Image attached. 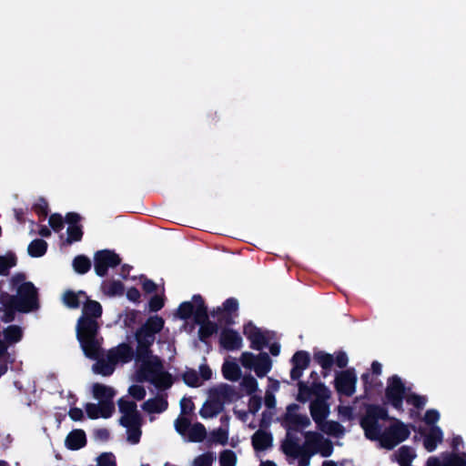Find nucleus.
I'll return each mask as SVG.
<instances>
[{
	"mask_svg": "<svg viewBox=\"0 0 466 466\" xmlns=\"http://www.w3.org/2000/svg\"><path fill=\"white\" fill-rule=\"evenodd\" d=\"M40 309L38 289L31 281L17 287L15 294L0 290L1 320L5 323L13 322L16 312L27 314Z\"/></svg>",
	"mask_w": 466,
	"mask_h": 466,
	"instance_id": "1",
	"label": "nucleus"
},
{
	"mask_svg": "<svg viewBox=\"0 0 466 466\" xmlns=\"http://www.w3.org/2000/svg\"><path fill=\"white\" fill-rule=\"evenodd\" d=\"M137 380L149 381L160 390H168L174 383L172 375L163 370V364L157 357L143 362V366L137 373Z\"/></svg>",
	"mask_w": 466,
	"mask_h": 466,
	"instance_id": "2",
	"label": "nucleus"
},
{
	"mask_svg": "<svg viewBox=\"0 0 466 466\" xmlns=\"http://www.w3.org/2000/svg\"><path fill=\"white\" fill-rule=\"evenodd\" d=\"M390 420L388 410L379 404H368L366 412L360 420V425L364 431L365 437L370 441H380L381 444V426L379 420Z\"/></svg>",
	"mask_w": 466,
	"mask_h": 466,
	"instance_id": "3",
	"label": "nucleus"
},
{
	"mask_svg": "<svg viewBox=\"0 0 466 466\" xmlns=\"http://www.w3.org/2000/svg\"><path fill=\"white\" fill-rule=\"evenodd\" d=\"M193 301L196 303V323L200 325L198 329V339L205 342L213 334L218 332V326L217 323L208 319V307L204 299L199 294L193 295Z\"/></svg>",
	"mask_w": 466,
	"mask_h": 466,
	"instance_id": "4",
	"label": "nucleus"
},
{
	"mask_svg": "<svg viewBox=\"0 0 466 466\" xmlns=\"http://www.w3.org/2000/svg\"><path fill=\"white\" fill-rule=\"evenodd\" d=\"M393 423L390 425L381 436V447L392 450L399 443L406 441L410 434L409 427L398 419L392 418Z\"/></svg>",
	"mask_w": 466,
	"mask_h": 466,
	"instance_id": "5",
	"label": "nucleus"
},
{
	"mask_svg": "<svg viewBox=\"0 0 466 466\" xmlns=\"http://www.w3.org/2000/svg\"><path fill=\"white\" fill-rule=\"evenodd\" d=\"M406 386L398 375H392L388 379L385 389L386 403L390 404L399 412H403V400L407 395Z\"/></svg>",
	"mask_w": 466,
	"mask_h": 466,
	"instance_id": "6",
	"label": "nucleus"
},
{
	"mask_svg": "<svg viewBox=\"0 0 466 466\" xmlns=\"http://www.w3.org/2000/svg\"><path fill=\"white\" fill-rule=\"evenodd\" d=\"M121 264V258L114 250L102 249L94 255L95 272L99 277H105L109 268H116Z\"/></svg>",
	"mask_w": 466,
	"mask_h": 466,
	"instance_id": "7",
	"label": "nucleus"
},
{
	"mask_svg": "<svg viewBox=\"0 0 466 466\" xmlns=\"http://www.w3.org/2000/svg\"><path fill=\"white\" fill-rule=\"evenodd\" d=\"M134 337L137 341L136 360L142 362L150 360L152 358L151 347L154 345L156 338L141 327L136 330Z\"/></svg>",
	"mask_w": 466,
	"mask_h": 466,
	"instance_id": "8",
	"label": "nucleus"
},
{
	"mask_svg": "<svg viewBox=\"0 0 466 466\" xmlns=\"http://www.w3.org/2000/svg\"><path fill=\"white\" fill-rule=\"evenodd\" d=\"M357 375L354 368L337 372L334 387L339 395L351 397L356 391Z\"/></svg>",
	"mask_w": 466,
	"mask_h": 466,
	"instance_id": "9",
	"label": "nucleus"
},
{
	"mask_svg": "<svg viewBox=\"0 0 466 466\" xmlns=\"http://www.w3.org/2000/svg\"><path fill=\"white\" fill-rule=\"evenodd\" d=\"M241 396L231 385L223 383L208 390V399L224 409L226 403L236 401Z\"/></svg>",
	"mask_w": 466,
	"mask_h": 466,
	"instance_id": "10",
	"label": "nucleus"
},
{
	"mask_svg": "<svg viewBox=\"0 0 466 466\" xmlns=\"http://www.w3.org/2000/svg\"><path fill=\"white\" fill-rule=\"evenodd\" d=\"M299 408V405L296 403H291L287 407L283 420L288 430L299 431L310 425V420L307 415L297 413Z\"/></svg>",
	"mask_w": 466,
	"mask_h": 466,
	"instance_id": "11",
	"label": "nucleus"
},
{
	"mask_svg": "<svg viewBox=\"0 0 466 466\" xmlns=\"http://www.w3.org/2000/svg\"><path fill=\"white\" fill-rule=\"evenodd\" d=\"M243 334L250 341V348L255 350H261L268 344V338L252 321L244 324Z\"/></svg>",
	"mask_w": 466,
	"mask_h": 466,
	"instance_id": "12",
	"label": "nucleus"
},
{
	"mask_svg": "<svg viewBox=\"0 0 466 466\" xmlns=\"http://www.w3.org/2000/svg\"><path fill=\"white\" fill-rule=\"evenodd\" d=\"M306 445L318 448L322 457H329L333 452V444L330 440L324 439L323 436L316 431H307L304 434Z\"/></svg>",
	"mask_w": 466,
	"mask_h": 466,
	"instance_id": "13",
	"label": "nucleus"
},
{
	"mask_svg": "<svg viewBox=\"0 0 466 466\" xmlns=\"http://www.w3.org/2000/svg\"><path fill=\"white\" fill-rule=\"evenodd\" d=\"M136 358V350L128 343L122 342L107 352V359L113 363L126 364Z\"/></svg>",
	"mask_w": 466,
	"mask_h": 466,
	"instance_id": "14",
	"label": "nucleus"
},
{
	"mask_svg": "<svg viewBox=\"0 0 466 466\" xmlns=\"http://www.w3.org/2000/svg\"><path fill=\"white\" fill-rule=\"evenodd\" d=\"M219 345L228 351H234L241 349L243 339L237 330L224 328L219 335Z\"/></svg>",
	"mask_w": 466,
	"mask_h": 466,
	"instance_id": "15",
	"label": "nucleus"
},
{
	"mask_svg": "<svg viewBox=\"0 0 466 466\" xmlns=\"http://www.w3.org/2000/svg\"><path fill=\"white\" fill-rule=\"evenodd\" d=\"M99 325L96 319L79 318L76 324L77 340L97 337Z\"/></svg>",
	"mask_w": 466,
	"mask_h": 466,
	"instance_id": "16",
	"label": "nucleus"
},
{
	"mask_svg": "<svg viewBox=\"0 0 466 466\" xmlns=\"http://www.w3.org/2000/svg\"><path fill=\"white\" fill-rule=\"evenodd\" d=\"M464 457H466V453L454 452L445 454L442 460L432 456L427 460L426 466H466Z\"/></svg>",
	"mask_w": 466,
	"mask_h": 466,
	"instance_id": "17",
	"label": "nucleus"
},
{
	"mask_svg": "<svg viewBox=\"0 0 466 466\" xmlns=\"http://www.w3.org/2000/svg\"><path fill=\"white\" fill-rule=\"evenodd\" d=\"M312 420L317 426L320 425L329 414V406L324 400H314L309 404Z\"/></svg>",
	"mask_w": 466,
	"mask_h": 466,
	"instance_id": "18",
	"label": "nucleus"
},
{
	"mask_svg": "<svg viewBox=\"0 0 466 466\" xmlns=\"http://www.w3.org/2000/svg\"><path fill=\"white\" fill-rule=\"evenodd\" d=\"M251 444L256 451H264L273 445V435L269 431L258 430L251 437Z\"/></svg>",
	"mask_w": 466,
	"mask_h": 466,
	"instance_id": "19",
	"label": "nucleus"
},
{
	"mask_svg": "<svg viewBox=\"0 0 466 466\" xmlns=\"http://www.w3.org/2000/svg\"><path fill=\"white\" fill-rule=\"evenodd\" d=\"M223 318L219 321L225 323L227 326H231L235 323V318L238 317V301L235 298L227 299L223 304Z\"/></svg>",
	"mask_w": 466,
	"mask_h": 466,
	"instance_id": "20",
	"label": "nucleus"
},
{
	"mask_svg": "<svg viewBox=\"0 0 466 466\" xmlns=\"http://www.w3.org/2000/svg\"><path fill=\"white\" fill-rule=\"evenodd\" d=\"M86 432L81 429L71 431L65 440V445L68 450L77 451L86 445Z\"/></svg>",
	"mask_w": 466,
	"mask_h": 466,
	"instance_id": "21",
	"label": "nucleus"
},
{
	"mask_svg": "<svg viewBox=\"0 0 466 466\" xmlns=\"http://www.w3.org/2000/svg\"><path fill=\"white\" fill-rule=\"evenodd\" d=\"M81 346V349L86 355L90 360H96L103 355V351L101 349L100 342L97 339V337L80 339L78 340Z\"/></svg>",
	"mask_w": 466,
	"mask_h": 466,
	"instance_id": "22",
	"label": "nucleus"
},
{
	"mask_svg": "<svg viewBox=\"0 0 466 466\" xmlns=\"http://www.w3.org/2000/svg\"><path fill=\"white\" fill-rule=\"evenodd\" d=\"M442 441V430L439 426H431L429 432L424 435L423 446L429 452H432Z\"/></svg>",
	"mask_w": 466,
	"mask_h": 466,
	"instance_id": "23",
	"label": "nucleus"
},
{
	"mask_svg": "<svg viewBox=\"0 0 466 466\" xmlns=\"http://www.w3.org/2000/svg\"><path fill=\"white\" fill-rule=\"evenodd\" d=\"M168 407V402L166 398L162 396H157L155 398L148 399L142 404V409L147 413H161L165 411Z\"/></svg>",
	"mask_w": 466,
	"mask_h": 466,
	"instance_id": "24",
	"label": "nucleus"
},
{
	"mask_svg": "<svg viewBox=\"0 0 466 466\" xmlns=\"http://www.w3.org/2000/svg\"><path fill=\"white\" fill-rule=\"evenodd\" d=\"M272 361L267 352H260L257 355L254 371L258 378L265 377L271 370Z\"/></svg>",
	"mask_w": 466,
	"mask_h": 466,
	"instance_id": "25",
	"label": "nucleus"
},
{
	"mask_svg": "<svg viewBox=\"0 0 466 466\" xmlns=\"http://www.w3.org/2000/svg\"><path fill=\"white\" fill-rule=\"evenodd\" d=\"M92 392L94 398L102 401H110L113 400L116 391L113 388L101 384V383H94L92 387Z\"/></svg>",
	"mask_w": 466,
	"mask_h": 466,
	"instance_id": "26",
	"label": "nucleus"
},
{
	"mask_svg": "<svg viewBox=\"0 0 466 466\" xmlns=\"http://www.w3.org/2000/svg\"><path fill=\"white\" fill-rule=\"evenodd\" d=\"M281 450L286 455L298 458L303 448L299 444L298 438L288 433L281 445Z\"/></svg>",
	"mask_w": 466,
	"mask_h": 466,
	"instance_id": "27",
	"label": "nucleus"
},
{
	"mask_svg": "<svg viewBox=\"0 0 466 466\" xmlns=\"http://www.w3.org/2000/svg\"><path fill=\"white\" fill-rule=\"evenodd\" d=\"M102 306L96 300L86 299L82 309V316L80 318H88L96 319L100 318L102 315Z\"/></svg>",
	"mask_w": 466,
	"mask_h": 466,
	"instance_id": "28",
	"label": "nucleus"
},
{
	"mask_svg": "<svg viewBox=\"0 0 466 466\" xmlns=\"http://www.w3.org/2000/svg\"><path fill=\"white\" fill-rule=\"evenodd\" d=\"M318 428L322 432L336 438H340L345 433V428L335 420H324Z\"/></svg>",
	"mask_w": 466,
	"mask_h": 466,
	"instance_id": "29",
	"label": "nucleus"
},
{
	"mask_svg": "<svg viewBox=\"0 0 466 466\" xmlns=\"http://www.w3.org/2000/svg\"><path fill=\"white\" fill-rule=\"evenodd\" d=\"M164 325V319L158 315H154L148 317L141 328L156 338V335L163 329Z\"/></svg>",
	"mask_w": 466,
	"mask_h": 466,
	"instance_id": "30",
	"label": "nucleus"
},
{
	"mask_svg": "<svg viewBox=\"0 0 466 466\" xmlns=\"http://www.w3.org/2000/svg\"><path fill=\"white\" fill-rule=\"evenodd\" d=\"M223 377L230 381H238L241 377V370L235 361L226 360L222 365Z\"/></svg>",
	"mask_w": 466,
	"mask_h": 466,
	"instance_id": "31",
	"label": "nucleus"
},
{
	"mask_svg": "<svg viewBox=\"0 0 466 466\" xmlns=\"http://www.w3.org/2000/svg\"><path fill=\"white\" fill-rule=\"evenodd\" d=\"M81 297L87 299L86 293L83 290L75 292L68 289L63 294V303L69 309H77L80 307Z\"/></svg>",
	"mask_w": 466,
	"mask_h": 466,
	"instance_id": "32",
	"label": "nucleus"
},
{
	"mask_svg": "<svg viewBox=\"0 0 466 466\" xmlns=\"http://www.w3.org/2000/svg\"><path fill=\"white\" fill-rule=\"evenodd\" d=\"M176 316L182 320H187L193 317L196 321V303L193 300L180 303L177 309Z\"/></svg>",
	"mask_w": 466,
	"mask_h": 466,
	"instance_id": "33",
	"label": "nucleus"
},
{
	"mask_svg": "<svg viewBox=\"0 0 466 466\" xmlns=\"http://www.w3.org/2000/svg\"><path fill=\"white\" fill-rule=\"evenodd\" d=\"M187 437L190 442H202L207 437V430L202 423L196 422L191 424Z\"/></svg>",
	"mask_w": 466,
	"mask_h": 466,
	"instance_id": "34",
	"label": "nucleus"
},
{
	"mask_svg": "<svg viewBox=\"0 0 466 466\" xmlns=\"http://www.w3.org/2000/svg\"><path fill=\"white\" fill-rule=\"evenodd\" d=\"M96 360V362L93 365V370L95 373L102 376H110L113 374L116 365V363H113L107 358L106 360L98 358Z\"/></svg>",
	"mask_w": 466,
	"mask_h": 466,
	"instance_id": "35",
	"label": "nucleus"
},
{
	"mask_svg": "<svg viewBox=\"0 0 466 466\" xmlns=\"http://www.w3.org/2000/svg\"><path fill=\"white\" fill-rule=\"evenodd\" d=\"M47 247L46 241L42 238H35L27 247L28 255L32 258H40L46 253Z\"/></svg>",
	"mask_w": 466,
	"mask_h": 466,
	"instance_id": "36",
	"label": "nucleus"
},
{
	"mask_svg": "<svg viewBox=\"0 0 466 466\" xmlns=\"http://www.w3.org/2000/svg\"><path fill=\"white\" fill-rule=\"evenodd\" d=\"M17 258L13 251H7L5 255L0 256V275L7 276L11 268L16 266Z\"/></svg>",
	"mask_w": 466,
	"mask_h": 466,
	"instance_id": "37",
	"label": "nucleus"
},
{
	"mask_svg": "<svg viewBox=\"0 0 466 466\" xmlns=\"http://www.w3.org/2000/svg\"><path fill=\"white\" fill-rule=\"evenodd\" d=\"M5 342L14 344L19 342L23 338V330L17 325H10L3 331Z\"/></svg>",
	"mask_w": 466,
	"mask_h": 466,
	"instance_id": "38",
	"label": "nucleus"
},
{
	"mask_svg": "<svg viewBox=\"0 0 466 466\" xmlns=\"http://www.w3.org/2000/svg\"><path fill=\"white\" fill-rule=\"evenodd\" d=\"M223 411V408L208 399L199 410V414L203 419L214 418Z\"/></svg>",
	"mask_w": 466,
	"mask_h": 466,
	"instance_id": "39",
	"label": "nucleus"
},
{
	"mask_svg": "<svg viewBox=\"0 0 466 466\" xmlns=\"http://www.w3.org/2000/svg\"><path fill=\"white\" fill-rule=\"evenodd\" d=\"M313 358L315 361L324 370L323 376H327V371L330 370L334 364L333 355L324 351H318L314 353Z\"/></svg>",
	"mask_w": 466,
	"mask_h": 466,
	"instance_id": "40",
	"label": "nucleus"
},
{
	"mask_svg": "<svg viewBox=\"0 0 466 466\" xmlns=\"http://www.w3.org/2000/svg\"><path fill=\"white\" fill-rule=\"evenodd\" d=\"M396 461L400 464V466H407L411 463L413 459L415 458V454L413 450L409 446H401L397 452Z\"/></svg>",
	"mask_w": 466,
	"mask_h": 466,
	"instance_id": "41",
	"label": "nucleus"
},
{
	"mask_svg": "<svg viewBox=\"0 0 466 466\" xmlns=\"http://www.w3.org/2000/svg\"><path fill=\"white\" fill-rule=\"evenodd\" d=\"M142 416L139 411L125 414L119 420L120 425L127 429L134 426H142Z\"/></svg>",
	"mask_w": 466,
	"mask_h": 466,
	"instance_id": "42",
	"label": "nucleus"
},
{
	"mask_svg": "<svg viewBox=\"0 0 466 466\" xmlns=\"http://www.w3.org/2000/svg\"><path fill=\"white\" fill-rule=\"evenodd\" d=\"M103 290L109 297L122 296L125 292V286L119 280H112L103 286Z\"/></svg>",
	"mask_w": 466,
	"mask_h": 466,
	"instance_id": "43",
	"label": "nucleus"
},
{
	"mask_svg": "<svg viewBox=\"0 0 466 466\" xmlns=\"http://www.w3.org/2000/svg\"><path fill=\"white\" fill-rule=\"evenodd\" d=\"M73 268L76 273L86 274L91 268V261L87 257L78 255L73 260Z\"/></svg>",
	"mask_w": 466,
	"mask_h": 466,
	"instance_id": "44",
	"label": "nucleus"
},
{
	"mask_svg": "<svg viewBox=\"0 0 466 466\" xmlns=\"http://www.w3.org/2000/svg\"><path fill=\"white\" fill-rule=\"evenodd\" d=\"M290 362L292 365L307 369L310 364V355L306 350H298L292 356Z\"/></svg>",
	"mask_w": 466,
	"mask_h": 466,
	"instance_id": "45",
	"label": "nucleus"
},
{
	"mask_svg": "<svg viewBox=\"0 0 466 466\" xmlns=\"http://www.w3.org/2000/svg\"><path fill=\"white\" fill-rule=\"evenodd\" d=\"M312 395L316 396L315 400H324L327 401L330 397V391L328 387L319 381H313L311 385Z\"/></svg>",
	"mask_w": 466,
	"mask_h": 466,
	"instance_id": "46",
	"label": "nucleus"
},
{
	"mask_svg": "<svg viewBox=\"0 0 466 466\" xmlns=\"http://www.w3.org/2000/svg\"><path fill=\"white\" fill-rule=\"evenodd\" d=\"M183 381L186 385L191 388H198L200 386L199 376L198 372L193 369H187L182 374Z\"/></svg>",
	"mask_w": 466,
	"mask_h": 466,
	"instance_id": "47",
	"label": "nucleus"
},
{
	"mask_svg": "<svg viewBox=\"0 0 466 466\" xmlns=\"http://www.w3.org/2000/svg\"><path fill=\"white\" fill-rule=\"evenodd\" d=\"M404 400L408 404L412 405L418 410H422L428 400L426 396L419 395L413 392L407 394Z\"/></svg>",
	"mask_w": 466,
	"mask_h": 466,
	"instance_id": "48",
	"label": "nucleus"
},
{
	"mask_svg": "<svg viewBox=\"0 0 466 466\" xmlns=\"http://www.w3.org/2000/svg\"><path fill=\"white\" fill-rule=\"evenodd\" d=\"M240 386L246 390L247 394L253 395L258 390V381L250 374L246 375L242 378Z\"/></svg>",
	"mask_w": 466,
	"mask_h": 466,
	"instance_id": "49",
	"label": "nucleus"
},
{
	"mask_svg": "<svg viewBox=\"0 0 466 466\" xmlns=\"http://www.w3.org/2000/svg\"><path fill=\"white\" fill-rule=\"evenodd\" d=\"M237 455L231 450H224L219 454L220 466H236Z\"/></svg>",
	"mask_w": 466,
	"mask_h": 466,
	"instance_id": "50",
	"label": "nucleus"
},
{
	"mask_svg": "<svg viewBox=\"0 0 466 466\" xmlns=\"http://www.w3.org/2000/svg\"><path fill=\"white\" fill-rule=\"evenodd\" d=\"M83 235L84 232L81 225L68 226L66 242L69 244L78 242L82 239Z\"/></svg>",
	"mask_w": 466,
	"mask_h": 466,
	"instance_id": "51",
	"label": "nucleus"
},
{
	"mask_svg": "<svg viewBox=\"0 0 466 466\" xmlns=\"http://www.w3.org/2000/svg\"><path fill=\"white\" fill-rule=\"evenodd\" d=\"M190 426H191V421L187 417L179 416L175 420V429H176L177 432L179 433L181 436L187 435Z\"/></svg>",
	"mask_w": 466,
	"mask_h": 466,
	"instance_id": "52",
	"label": "nucleus"
},
{
	"mask_svg": "<svg viewBox=\"0 0 466 466\" xmlns=\"http://www.w3.org/2000/svg\"><path fill=\"white\" fill-rule=\"evenodd\" d=\"M210 441L215 443H219L221 445H226L228 441V430L218 428L214 430L210 434Z\"/></svg>",
	"mask_w": 466,
	"mask_h": 466,
	"instance_id": "53",
	"label": "nucleus"
},
{
	"mask_svg": "<svg viewBox=\"0 0 466 466\" xmlns=\"http://www.w3.org/2000/svg\"><path fill=\"white\" fill-rule=\"evenodd\" d=\"M298 387H299V393L297 396V400L301 403H305L312 396L311 386L310 387L308 386L304 381H299Z\"/></svg>",
	"mask_w": 466,
	"mask_h": 466,
	"instance_id": "54",
	"label": "nucleus"
},
{
	"mask_svg": "<svg viewBox=\"0 0 466 466\" xmlns=\"http://www.w3.org/2000/svg\"><path fill=\"white\" fill-rule=\"evenodd\" d=\"M119 411L125 415L138 411L137 409V403L133 400H125L120 398L117 401Z\"/></svg>",
	"mask_w": 466,
	"mask_h": 466,
	"instance_id": "55",
	"label": "nucleus"
},
{
	"mask_svg": "<svg viewBox=\"0 0 466 466\" xmlns=\"http://www.w3.org/2000/svg\"><path fill=\"white\" fill-rule=\"evenodd\" d=\"M32 209L43 219L48 215V203L44 198H39L38 200L33 205Z\"/></svg>",
	"mask_w": 466,
	"mask_h": 466,
	"instance_id": "56",
	"label": "nucleus"
},
{
	"mask_svg": "<svg viewBox=\"0 0 466 466\" xmlns=\"http://www.w3.org/2000/svg\"><path fill=\"white\" fill-rule=\"evenodd\" d=\"M214 454L211 451L205 452L193 461V466H212Z\"/></svg>",
	"mask_w": 466,
	"mask_h": 466,
	"instance_id": "57",
	"label": "nucleus"
},
{
	"mask_svg": "<svg viewBox=\"0 0 466 466\" xmlns=\"http://www.w3.org/2000/svg\"><path fill=\"white\" fill-rule=\"evenodd\" d=\"M48 223L55 232H59L64 228L65 219L62 215L54 213L49 217Z\"/></svg>",
	"mask_w": 466,
	"mask_h": 466,
	"instance_id": "58",
	"label": "nucleus"
},
{
	"mask_svg": "<svg viewBox=\"0 0 466 466\" xmlns=\"http://www.w3.org/2000/svg\"><path fill=\"white\" fill-rule=\"evenodd\" d=\"M139 311L136 309L128 310L123 319L124 326L127 329H133L137 322Z\"/></svg>",
	"mask_w": 466,
	"mask_h": 466,
	"instance_id": "59",
	"label": "nucleus"
},
{
	"mask_svg": "<svg viewBox=\"0 0 466 466\" xmlns=\"http://www.w3.org/2000/svg\"><path fill=\"white\" fill-rule=\"evenodd\" d=\"M257 360V355L251 352L245 351L241 354L240 362L246 369L253 370Z\"/></svg>",
	"mask_w": 466,
	"mask_h": 466,
	"instance_id": "60",
	"label": "nucleus"
},
{
	"mask_svg": "<svg viewBox=\"0 0 466 466\" xmlns=\"http://www.w3.org/2000/svg\"><path fill=\"white\" fill-rule=\"evenodd\" d=\"M98 466H116L115 455L112 452H104L97 458Z\"/></svg>",
	"mask_w": 466,
	"mask_h": 466,
	"instance_id": "61",
	"label": "nucleus"
},
{
	"mask_svg": "<svg viewBox=\"0 0 466 466\" xmlns=\"http://www.w3.org/2000/svg\"><path fill=\"white\" fill-rule=\"evenodd\" d=\"M165 306L164 298L159 295H154L148 301V309L151 312H157Z\"/></svg>",
	"mask_w": 466,
	"mask_h": 466,
	"instance_id": "62",
	"label": "nucleus"
},
{
	"mask_svg": "<svg viewBox=\"0 0 466 466\" xmlns=\"http://www.w3.org/2000/svg\"><path fill=\"white\" fill-rule=\"evenodd\" d=\"M99 408L101 409L100 417L104 419L110 418L115 411V404L113 400L99 402Z\"/></svg>",
	"mask_w": 466,
	"mask_h": 466,
	"instance_id": "63",
	"label": "nucleus"
},
{
	"mask_svg": "<svg viewBox=\"0 0 466 466\" xmlns=\"http://www.w3.org/2000/svg\"><path fill=\"white\" fill-rule=\"evenodd\" d=\"M141 434V426L127 428V441L132 444H137L140 441Z\"/></svg>",
	"mask_w": 466,
	"mask_h": 466,
	"instance_id": "64",
	"label": "nucleus"
}]
</instances>
